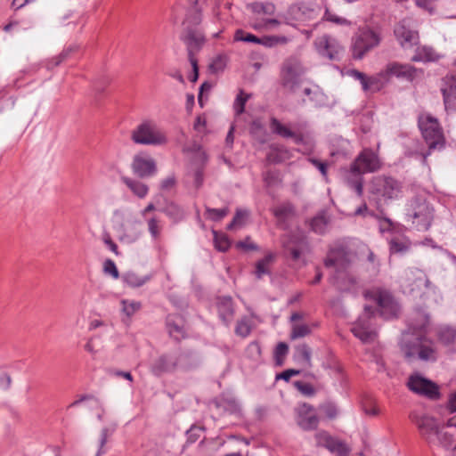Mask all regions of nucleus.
<instances>
[{
    "instance_id": "obj_63",
    "label": "nucleus",
    "mask_w": 456,
    "mask_h": 456,
    "mask_svg": "<svg viewBox=\"0 0 456 456\" xmlns=\"http://www.w3.org/2000/svg\"><path fill=\"white\" fill-rule=\"evenodd\" d=\"M379 221V229L381 233L392 232L394 229V223L389 218H380L378 216L376 218Z\"/></svg>"
},
{
    "instance_id": "obj_44",
    "label": "nucleus",
    "mask_w": 456,
    "mask_h": 456,
    "mask_svg": "<svg viewBox=\"0 0 456 456\" xmlns=\"http://www.w3.org/2000/svg\"><path fill=\"white\" fill-rule=\"evenodd\" d=\"M250 94H244L242 90L240 91L233 102V109L236 115H240L245 110V105L249 99Z\"/></svg>"
},
{
    "instance_id": "obj_60",
    "label": "nucleus",
    "mask_w": 456,
    "mask_h": 456,
    "mask_svg": "<svg viewBox=\"0 0 456 456\" xmlns=\"http://www.w3.org/2000/svg\"><path fill=\"white\" fill-rule=\"evenodd\" d=\"M322 411L328 419H335L338 415V408L332 403H327L321 407Z\"/></svg>"
},
{
    "instance_id": "obj_38",
    "label": "nucleus",
    "mask_w": 456,
    "mask_h": 456,
    "mask_svg": "<svg viewBox=\"0 0 456 456\" xmlns=\"http://www.w3.org/2000/svg\"><path fill=\"white\" fill-rule=\"evenodd\" d=\"M252 330V322L248 316L240 318L236 324L235 333L241 338H247Z\"/></svg>"
},
{
    "instance_id": "obj_22",
    "label": "nucleus",
    "mask_w": 456,
    "mask_h": 456,
    "mask_svg": "<svg viewBox=\"0 0 456 456\" xmlns=\"http://www.w3.org/2000/svg\"><path fill=\"white\" fill-rule=\"evenodd\" d=\"M273 214L277 219L278 226L286 229L288 221L296 215V208L291 202L285 201L275 207Z\"/></svg>"
},
{
    "instance_id": "obj_10",
    "label": "nucleus",
    "mask_w": 456,
    "mask_h": 456,
    "mask_svg": "<svg viewBox=\"0 0 456 456\" xmlns=\"http://www.w3.org/2000/svg\"><path fill=\"white\" fill-rule=\"evenodd\" d=\"M314 45L318 53L330 61H338L344 51L338 41L329 35L316 38Z\"/></svg>"
},
{
    "instance_id": "obj_55",
    "label": "nucleus",
    "mask_w": 456,
    "mask_h": 456,
    "mask_svg": "<svg viewBox=\"0 0 456 456\" xmlns=\"http://www.w3.org/2000/svg\"><path fill=\"white\" fill-rule=\"evenodd\" d=\"M349 75L354 78L355 80H358L362 86V89L364 92L369 91V86L367 85L368 81V76L364 74L363 72H361L357 69H352L349 71Z\"/></svg>"
},
{
    "instance_id": "obj_12",
    "label": "nucleus",
    "mask_w": 456,
    "mask_h": 456,
    "mask_svg": "<svg viewBox=\"0 0 456 456\" xmlns=\"http://www.w3.org/2000/svg\"><path fill=\"white\" fill-rule=\"evenodd\" d=\"M354 169H359L362 174L373 173L381 167L380 159L377 153L370 149H363L352 163Z\"/></svg>"
},
{
    "instance_id": "obj_37",
    "label": "nucleus",
    "mask_w": 456,
    "mask_h": 456,
    "mask_svg": "<svg viewBox=\"0 0 456 456\" xmlns=\"http://www.w3.org/2000/svg\"><path fill=\"white\" fill-rule=\"evenodd\" d=\"M114 431H115V426L112 428L104 427L102 428L101 434H100V439H99V448L97 450L95 456H102L107 452L105 444L108 441V438L112 436Z\"/></svg>"
},
{
    "instance_id": "obj_54",
    "label": "nucleus",
    "mask_w": 456,
    "mask_h": 456,
    "mask_svg": "<svg viewBox=\"0 0 456 456\" xmlns=\"http://www.w3.org/2000/svg\"><path fill=\"white\" fill-rule=\"evenodd\" d=\"M311 330L306 324H297L292 326V330L290 333L291 339H297L299 338H304L310 334Z\"/></svg>"
},
{
    "instance_id": "obj_15",
    "label": "nucleus",
    "mask_w": 456,
    "mask_h": 456,
    "mask_svg": "<svg viewBox=\"0 0 456 456\" xmlns=\"http://www.w3.org/2000/svg\"><path fill=\"white\" fill-rule=\"evenodd\" d=\"M440 90L447 112L456 110V74H447L442 78Z\"/></svg>"
},
{
    "instance_id": "obj_6",
    "label": "nucleus",
    "mask_w": 456,
    "mask_h": 456,
    "mask_svg": "<svg viewBox=\"0 0 456 456\" xmlns=\"http://www.w3.org/2000/svg\"><path fill=\"white\" fill-rule=\"evenodd\" d=\"M381 41L380 34L369 27L360 28L352 38V55L362 60L366 53L377 47Z\"/></svg>"
},
{
    "instance_id": "obj_21",
    "label": "nucleus",
    "mask_w": 456,
    "mask_h": 456,
    "mask_svg": "<svg viewBox=\"0 0 456 456\" xmlns=\"http://www.w3.org/2000/svg\"><path fill=\"white\" fill-rule=\"evenodd\" d=\"M445 137L443 128L436 118L429 117V152L432 150H442L445 147Z\"/></svg>"
},
{
    "instance_id": "obj_16",
    "label": "nucleus",
    "mask_w": 456,
    "mask_h": 456,
    "mask_svg": "<svg viewBox=\"0 0 456 456\" xmlns=\"http://www.w3.org/2000/svg\"><path fill=\"white\" fill-rule=\"evenodd\" d=\"M132 170L141 178L152 176L157 172L156 161L146 154H137L134 157Z\"/></svg>"
},
{
    "instance_id": "obj_30",
    "label": "nucleus",
    "mask_w": 456,
    "mask_h": 456,
    "mask_svg": "<svg viewBox=\"0 0 456 456\" xmlns=\"http://www.w3.org/2000/svg\"><path fill=\"white\" fill-rule=\"evenodd\" d=\"M330 217L325 210H322L310 220L311 230L318 234H324L327 231Z\"/></svg>"
},
{
    "instance_id": "obj_9",
    "label": "nucleus",
    "mask_w": 456,
    "mask_h": 456,
    "mask_svg": "<svg viewBox=\"0 0 456 456\" xmlns=\"http://www.w3.org/2000/svg\"><path fill=\"white\" fill-rule=\"evenodd\" d=\"M406 217L413 224L428 230V203L425 198L416 197L412 199L407 208Z\"/></svg>"
},
{
    "instance_id": "obj_36",
    "label": "nucleus",
    "mask_w": 456,
    "mask_h": 456,
    "mask_svg": "<svg viewBox=\"0 0 456 456\" xmlns=\"http://www.w3.org/2000/svg\"><path fill=\"white\" fill-rule=\"evenodd\" d=\"M409 247L410 242L405 238L392 237L389 239V249L392 254L404 253Z\"/></svg>"
},
{
    "instance_id": "obj_7",
    "label": "nucleus",
    "mask_w": 456,
    "mask_h": 456,
    "mask_svg": "<svg viewBox=\"0 0 456 456\" xmlns=\"http://www.w3.org/2000/svg\"><path fill=\"white\" fill-rule=\"evenodd\" d=\"M269 126L273 134L283 139H292L297 145L302 146L309 137L301 131L307 126L306 122L283 124L277 118L271 117Z\"/></svg>"
},
{
    "instance_id": "obj_11",
    "label": "nucleus",
    "mask_w": 456,
    "mask_h": 456,
    "mask_svg": "<svg viewBox=\"0 0 456 456\" xmlns=\"http://www.w3.org/2000/svg\"><path fill=\"white\" fill-rule=\"evenodd\" d=\"M418 71L419 69L411 64L393 61L387 64L386 68L380 71V76H383L386 80L395 77L411 82L417 77Z\"/></svg>"
},
{
    "instance_id": "obj_17",
    "label": "nucleus",
    "mask_w": 456,
    "mask_h": 456,
    "mask_svg": "<svg viewBox=\"0 0 456 456\" xmlns=\"http://www.w3.org/2000/svg\"><path fill=\"white\" fill-rule=\"evenodd\" d=\"M298 426L304 430H314L319 425V418L314 408L308 403H302L297 409Z\"/></svg>"
},
{
    "instance_id": "obj_40",
    "label": "nucleus",
    "mask_w": 456,
    "mask_h": 456,
    "mask_svg": "<svg viewBox=\"0 0 456 456\" xmlns=\"http://www.w3.org/2000/svg\"><path fill=\"white\" fill-rule=\"evenodd\" d=\"M122 312L131 318L136 312L142 308V304L139 301L122 299L121 300Z\"/></svg>"
},
{
    "instance_id": "obj_42",
    "label": "nucleus",
    "mask_w": 456,
    "mask_h": 456,
    "mask_svg": "<svg viewBox=\"0 0 456 456\" xmlns=\"http://www.w3.org/2000/svg\"><path fill=\"white\" fill-rule=\"evenodd\" d=\"M261 346L257 341L249 343L246 348V356L254 362H259L261 361Z\"/></svg>"
},
{
    "instance_id": "obj_29",
    "label": "nucleus",
    "mask_w": 456,
    "mask_h": 456,
    "mask_svg": "<svg viewBox=\"0 0 456 456\" xmlns=\"http://www.w3.org/2000/svg\"><path fill=\"white\" fill-rule=\"evenodd\" d=\"M78 50L77 45H70L65 47L62 52L51 59L45 60L43 64L47 70H52L53 68L59 66L61 63L68 60L71 54Z\"/></svg>"
},
{
    "instance_id": "obj_2",
    "label": "nucleus",
    "mask_w": 456,
    "mask_h": 456,
    "mask_svg": "<svg viewBox=\"0 0 456 456\" xmlns=\"http://www.w3.org/2000/svg\"><path fill=\"white\" fill-rule=\"evenodd\" d=\"M401 347L408 360H428V314L418 307L408 321V330L403 334Z\"/></svg>"
},
{
    "instance_id": "obj_51",
    "label": "nucleus",
    "mask_w": 456,
    "mask_h": 456,
    "mask_svg": "<svg viewBox=\"0 0 456 456\" xmlns=\"http://www.w3.org/2000/svg\"><path fill=\"white\" fill-rule=\"evenodd\" d=\"M248 216V211L246 209H237L232 222L227 225L228 230H232L235 226L242 225Z\"/></svg>"
},
{
    "instance_id": "obj_8",
    "label": "nucleus",
    "mask_w": 456,
    "mask_h": 456,
    "mask_svg": "<svg viewBox=\"0 0 456 456\" xmlns=\"http://www.w3.org/2000/svg\"><path fill=\"white\" fill-rule=\"evenodd\" d=\"M373 192L385 199H397L402 193V183L391 176H378L372 183Z\"/></svg>"
},
{
    "instance_id": "obj_19",
    "label": "nucleus",
    "mask_w": 456,
    "mask_h": 456,
    "mask_svg": "<svg viewBox=\"0 0 456 456\" xmlns=\"http://www.w3.org/2000/svg\"><path fill=\"white\" fill-rule=\"evenodd\" d=\"M178 358L174 354L160 355L151 364V370L155 376H161L164 373L172 372L176 369Z\"/></svg>"
},
{
    "instance_id": "obj_14",
    "label": "nucleus",
    "mask_w": 456,
    "mask_h": 456,
    "mask_svg": "<svg viewBox=\"0 0 456 456\" xmlns=\"http://www.w3.org/2000/svg\"><path fill=\"white\" fill-rule=\"evenodd\" d=\"M181 39L187 46L188 57H195L205 42V36L200 28L193 26H186Z\"/></svg>"
},
{
    "instance_id": "obj_50",
    "label": "nucleus",
    "mask_w": 456,
    "mask_h": 456,
    "mask_svg": "<svg viewBox=\"0 0 456 456\" xmlns=\"http://www.w3.org/2000/svg\"><path fill=\"white\" fill-rule=\"evenodd\" d=\"M384 81L387 80L380 76V71L376 76L368 77L369 91H379L384 86Z\"/></svg>"
},
{
    "instance_id": "obj_23",
    "label": "nucleus",
    "mask_w": 456,
    "mask_h": 456,
    "mask_svg": "<svg viewBox=\"0 0 456 456\" xmlns=\"http://www.w3.org/2000/svg\"><path fill=\"white\" fill-rule=\"evenodd\" d=\"M166 326L169 336L175 340L184 337V322L180 314H168L166 317Z\"/></svg>"
},
{
    "instance_id": "obj_43",
    "label": "nucleus",
    "mask_w": 456,
    "mask_h": 456,
    "mask_svg": "<svg viewBox=\"0 0 456 456\" xmlns=\"http://www.w3.org/2000/svg\"><path fill=\"white\" fill-rule=\"evenodd\" d=\"M276 7L273 3L265 2V3H254L252 4V11L255 13H262L265 15H273L275 12Z\"/></svg>"
},
{
    "instance_id": "obj_47",
    "label": "nucleus",
    "mask_w": 456,
    "mask_h": 456,
    "mask_svg": "<svg viewBox=\"0 0 456 456\" xmlns=\"http://www.w3.org/2000/svg\"><path fill=\"white\" fill-rule=\"evenodd\" d=\"M234 40L238 42L257 44L260 42L259 37L239 28L234 33Z\"/></svg>"
},
{
    "instance_id": "obj_27",
    "label": "nucleus",
    "mask_w": 456,
    "mask_h": 456,
    "mask_svg": "<svg viewBox=\"0 0 456 456\" xmlns=\"http://www.w3.org/2000/svg\"><path fill=\"white\" fill-rule=\"evenodd\" d=\"M410 419L412 424L417 428L422 436L428 434V411L424 406L414 409L411 414Z\"/></svg>"
},
{
    "instance_id": "obj_53",
    "label": "nucleus",
    "mask_w": 456,
    "mask_h": 456,
    "mask_svg": "<svg viewBox=\"0 0 456 456\" xmlns=\"http://www.w3.org/2000/svg\"><path fill=\"white\" fill-rule=\"evenodd\" d=\"M214 242L216 248L220 252H225L230 248V240L225 235H218L214 232Z\"/></svg>"
},
{
    "instance_id": "obj_35",
    "label": "nucleus",
    "mask_w": 456,
    "mask_h": 456,
    "mask_svg": "<svg viewBox=\"0 0 456 456\" xmlns=\"http://www.w3.org/2000/svg\"><path fill=\"white\" fill-rule=\"evenodd\" d=\"M274 255L268 253L264 258L258 260L256 264L255 274L257 279H261L265 274H270L269 265L273 262Z\"/></svg>"
},
{
    "instance_id": "obj_25",
    "label": "nucleus",
    "mask_w": 456,
    "mask_h": 456,
    "mask_svg": "<svg viewBox=\"0 0 456 456\" xmlns=\"http://www.w3.org/2000/svg\"><path fill=\"white\" fill-rule=\"evenodd\" d=\"M362 173L359 171L358 168L356 170L354 169V166L351 164L350 169L345 175V183L351 190H354L356 194L361 197L363 192V177Z\"/></svg>"
},
{
    "instance_id": "obj_1",
    "label": "nucleus",
    "mask_w": 456,
    "mask_h": 456,
    "mask_svg": "<svg viewBox=\"0 0 456 456\" xmlns=\"http://www.w3.org/2000/svg\"><path fill=\"white\" fill-rule=\"evenodd\" d=\"M364 297L373 301L378 310L375 311L371 306L365 305L351 331L362 343H371L378 336V315L385 320L396 318L400 312V305L390 291L380 288L367 290Z\"/></svg>"
},
{
    "instance_id": "obj_13",
    "label": "nucleus",
    "mask_w": 456,
    "mask_h": 456,
    "mask_svg": "<svg viewBox=\"0 0 456 456\" xmlns=\"http://www.w3.org/2000/svg\"><path fill=\"white\" fill-rule=\"evenodd\" d=\"M394 34L403 49L411 48L419 43V34L411 28L410 21L407 20H403L395 25Z\"/></svg>"
},
{
    "instance_id": "obj_5",
    "label": "nucleus",
    "mask_w": 456,
    "mask_h": 456,
    "mask_svg": "<svg viewBox=\"0 0 456 456\" xmlns=\"http://www.w3.org/2000/svg\"><path fill=\"white\" fill-rule=\"evenodd\" d=\"M131 140L135 144L153 146L167 142L166 134L151 119L143 120L132 131Z\"/></svg>"
},
{
    "instance_id": "obj_34",
    "label": "nucleus",
    "mask_w": 456,
    "mask_h": 456,
    "mask_svg": "<svg viewBox=\"0 0 456 456\" xmlns=\"http://www.w3.org/2000/svg\"><path fill=\"white\" fill-rule=\"evenodd\" d=\"M326 449L337 456H348L350 452V448L346 445V443L333 436L330 438V442L329 443Z\"/></svg>"
},
{
    "instance_id": "obj_26",
    "label": "nucleus",
    "mask_w": 456,
    "mask_h": 456,
    "mask_svg": "<svg viewBox=\"0 0 456 456\" xmlns=\"http://www.w3.org/2000/svg\"><path fill=\"white\" fill-rule=\"evenodd\" d=\"M437 340L446 346H452L456 342V327L449 324H440L435 328Z\"/></svg>"
},
{
    "instance_id": "obj_59",
    "label": "nucleus",
    "mask_w": 456,
    "mask_h": 456,
    "mask_svg": "<svg viewBox=\"0 0 456 456\" xmlns=\"http://www.w3.org/2000/svg\"><path fill=\"white\" fill-rule=\"evenodd\" d=\"M103 271L105 273L111 275L114 279H118L119 276L116 264L111 259L105 260Z\"/></svg>"
},
{
    "instance_id": "obj_41",
    "label": "nucleus",
    "mask_w": 456,
    "mask_h": 456,
    "mask_svg": "<svg viewBox=\"0 0 456 456\" xmlns=\"http://www.w3.org/2000/svg\"><path fill=\"white\" fill-rule=\"evenodd\" d=\"M260 42L258 45L265 47H273L277 45H283L288 42V38L284 36H265L259 37Z\"/></svg>"
},
{
    "instance_id": "obj_62",
    "label": "nucleus",
    "mask_w": 456,
    "mask_h": 456,
    "mask_svg": "<svg viewBox=\"0 0 456 456\" xmlns=\"http://www.w3.org/2000/svg\"><path fill=\"white\" fill-rule=\"evenodd\" d=\"M315 440L316 444L318 446H322L326 448L330 442V438L332 437L330 435H329L326 431H320L315 434Z\"/></svg>"
},
{
    "instance_id": "obj_4",
    "label": "nucleus",
    "mask_w": 456,
    "mask_h": 456,
    "mask_svg": "<svg viewBox=\"0 0 456 456\" xmlns=\"http://www.w3.org/2000/svg\"><path fill=\"white\" fill-rule=\"evenodd\" d=\"M323 264L327 268L335 269L330 282L340 291H347L356 283L355 278L348 272L351 251L343 241H336L330 247Z\"/></svg>"
},
{
    "instance_id": "obj_49",
    "label": "nucleus",
    "mask_w": 456,
    "mask_h": 456,
    "mask_svg": "<svg viewBox=\"0 0 456 456\" xmlns=\"http://www.w3.org/2000/svg\"><path fill=\"white\" fill-rule=\"evenodd\" d=\"M289 353V346L285 342H280L277 344L274 349V360L277 365H282L284 357Z\"/></svg>"
},
{
    "instance_id": "obj_3",
    "label": "nucleus",
    "mask_w": 456,
    "mask_h": 456,
    "mask_svg": "<svg viewBox=\"0 0 456 456\" xmlns=\"http://www.w3.org/2000/svg\"><path fill=\"white\" fill-rule=\"evenodd\" d=\"M305 68L300 60L296 56L288 58L282 65L281 79L284 87L291 93L307 97L315 107H320L324 103V95L318 86H304L303 75Z\"/></svg>"
},
{
    "instance_id": "obj_46",
    "label": "nucleus",
    "mask_w": 456,
    "mask_h": 456,
    "mask_svg": "<svg viewBox=\"0 0 456 456\" xmlns=\"http://www.w3.org/2000/svg\"><path fill=\"white\" fill-rule=\"evenodd\" d=\"M226 57L223 54L216 56L210 62L208 68L211 73L217 74L222 72L226 67Z\"/></svg>"
},
{
    "instance_id": "obj_18",
    "label": "nucleus",
    "mask_w": 456,
    "mask_h": 456,
    "mask_svg": "<svg viewBox=\"0 0 456 456\" xmlns=\"http://www.w3.org/2000/svg\"><path fill=\"white\" fill-rule=\"evenodd\" d=\"M218 317L225 326H230L234 317V305L232 297L221 296L216 298Z\"/></svg>"
},
{
    "instance_id": "obj_31",
    "label": "nucleus",
    "mask_w": 456,
    "mask_h": 456,
    "mask_svg": "<svg viewBox=\"0 0 456 456\" xmlns=\"http://www.w3.org/2000/svg\"><path fill=\"white\" fill-rule=\"evenodd\" d=\"M121 181L140 199H143L149 192V187L137 180L123 176Z\"/></svg>"
},
{
    "instance_id": "obj_57",
    "label": "nucleus",
    "mask_w": 456,
    "mask_h": 456,
    "mask_svg": "<svg viewBox=\"0 0 456 456\" xmlns=\"http://www.w3.org/2000/svg\"><path fill=\"white\" fill-rule=\"evenodd\" d=\"M411 60L414 62H428V46L418 47Z\"/></svg>"
},
{
    "instance_id": "obj_52",
    "label": "nucleus",
    "mask_w": 456,
    "mask_h": 456,
    "mask_svg": "<svg viewBox=\"0 0 456 456\" xmlns=\"http://www.w3.org/2000/svg\"><path fill=\"white\" fill-rule=\"evenodd\" d=\"M293 385L305 396L312 397L316 393L314 387L309 383L297 380L295 381Z\"/></svg>"
},
{
    "instance_id": "obj_28",
    "label": "nucleus",
    "mask_w": 456,
    "mask_h": 456,
    "mask_svg": "<svg viewBox=\"0 0 456 456\" xmlns=\"http://www.w3.org/2000/svg\"><path fill=\"white\" fill-rule=\"evenodd\" d=\"M407 387L417 395L428 396V379L422 377L418 372H415L409 377Z\"/></svg>"
},
{
    "instance_id": "obj_45",
    "label": "nucleus",
    "mask_w": 456,
    "mask_h": 456,
    "mask_svg": "<svg viewBox=\"0 0 456 456\" xmlns=\"http://www.w3.org/2000/svg\"><path fill=\"white\" fill-rule=\"evenodd\" d=\"M228 214V209L226 208H212L206 207V217L211 221L218 222L222 220Z\"/></svg>"
},
{
    "instance_id": "obj_61",
    "label": "nucleus",
    "mask_w": 456,
    "mask_h": 456,
    "mask_svg": "<svg viewBox=\"0 0 456 456\" xmlns=\"http://www.w3.org/2000/svg\"><path fill=\"white\" fill-rule=\"evenodd\" d=\"M307 160L314 166L322 174V175L327 180L328 177V165L326 162H322L314 158H308Z\"/></svg>"
},
{
    "instance_id": "obj_24",
    "label": "nucleus",
    "mask_w": 456,
    "mask_h": 456,
    "mask_svg": "<svg viewBox=\"0 0 456 456\" xmlns=\"http://www.w3.org/2000/svg\"><path fill=\"white\" fill-rule=\"evenodd\" d=\"M158 210L165 214L173 224H178L185 218L184 209L173 200H165V205Z\"/></svg>"
},
{
    "instance_id": "obj_39",
    "label": "nucleus",
    "mask_w": 456,
    "mask_h": 456,
    "mask_svg": "<svg viewBox=\"0 0 456 456\" xmlns=\"http://www.w3.org/2000/svg\"><path fill=\"white\" fill-rule=\"evenodd\" d=\"M148 224V231L151 234V240L153 241H157L161 234L163 225L161 224L160 221L153 216L147 220Z\"/></svg>"
},
{
    "instance_id": "obj_64",
    "label": "nucleus",
    "mask_w": 456,
    "mask_h": 456,
    "mask_svg": "<svg viewBox=\"0 0 456 456\" xmlns=\"http://www.w3.org/2000/svg\"><path fill=\"white\" fill-rule=\"evenodd\" d=\"M418 126L424 141L428 142V115L420 114L419 116Z\"/></svg>"
},
{
    "instance_id": "obj_58",
    "label": "nucleus",
    "mask_w": 456,
    "mask_h": 456,
    "mask_svg": "<svg viewBox=\"0 0 456 456\" xmlns=\"http://www.w3.org/2000/svg\"><path fill=\"white\" fill-rule=\"evenodd\" d=\"M200 21L201 12L197 9H193L190 12H188L184 24L185 26H190V23H191L192 25H199Z\"/></svg>"
},
{
    "instance_id": "obj_33",
    "label": "nucleus",
    "mask_w": 456,
    "mask_h": 456,
    "mask_svg": "<svg viewBox=\"0 0 456 456\" xmlns=\"http://www.w3.org/2000/svg\"><path fill=\"white\" fill-rule=\"evenodd\" d=\"M150 280V276H139L134 272H127L123 274V282L131 288H139Z\"/></svg>"
},
{
    "instance_id": "obj_56",
    "label": "nucleus",
    "mask_w": 456,
    "mask_h": 456,
    "mask_svg": "<svg viewBox=\"0 0 456 456\" xmlns=\"http://www.w3.org/2000/svg\"><path fill=\"white\" fill-rule=\"evenodd\" d=\"M324 19L328 21L336 23L338 25L349 26L351 24V22L347 20L346 18L338 16L337 14L331 12L328 9L325 11Z\"/></svg>"
},
{
    "instance_id": "obj_48",
    "label": "nucleus",
    "mask_w": 456,
    "mask_h": 456,
    "mask_svg": "<svg viewBox=\"0 0 456 456\" xmlns=\"http://www.w3.org/2000/svg\"><path fill=\"white\" fill-rule=\"evenodd\" d=\"M249 133L254 137L259 139H262L265 136L266 131L260 119H255L250 123Z\"/></svg>"
},
{
    "instance_id": "obj_32",
    "label": "nucleus",
    "mask_w": 456,
    "mask_h": 456,
    "mask_svg": "<svg viewBox=\"0 0 456 456\" xmlns=\"http://www.w3.org/2000/svg\"><path fill=\"white\" fill-rule=\"evenodd\" d=\"M311 355L312 350L306 344L299 345L295 349V360L303 366L311 367Z\"/></svg>"
},
{
    "instance_id": "obj_20",
    "label": "nucleus",
    "mask_w": 456,
    "mask_h": 456,
    "mask_svg": "<svg viewBox=\"0 0 456 456\" xmlns=\"http://www.w3.org/2000/svg\"><path fill=\"white\" fill-rule=\"evenodd\" d=\"M307 246V240L305 236L291 233L287 240L283 241L285 251L293 260H297L301 256L303 250Z\"/></svg>"
}]
</instances>
